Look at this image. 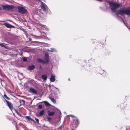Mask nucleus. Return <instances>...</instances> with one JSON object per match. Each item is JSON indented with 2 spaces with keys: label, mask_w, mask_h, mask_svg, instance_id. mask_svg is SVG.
I'll return each instance as SVG.
<instances>
[{
  "label": "nucleus",
  "mask_w": 130,
  "mask_h": 130,
  "mask_svg": "<svg viewBox=\"0 0 130 130\" xmlns=\"http://www.w3.org/2000/svg\"><path fill=\"white\" fill-rule=\"evenodd\" d=\"M4 25L7 27L9 28H14V27L7 23H4Z\"/></svg>",
  "instance_id": "obj_8"
},
{
  "label": "nucleus",
  "mask_w": 130,
  "mask_h": 130,
  "mask_svg": "<svg viewBox=\"0 0 130 130\" xmlns=\"http://www.w3.org/2000/svg\"><path fill=\"white\" fill-rule=\"evenodd\" d=\"M43 33V35L45 37L46 35V34L44 32Z\"/></svg>",
  "instance_id": "obj_31"
},
{
  "label": "nucleus",
  "mask_w": 130,
  "mask_h": 130,
  "mask_svg": "<svg viewBox=\"0 0 130 130\" xmlns=\"http://www.w3.org/2000/svg\"><path fill=\"white\" fill-rule=\"evenodd\" d=\"M16 112H17V114H18V115L19 116H20L21 117L22 116H21V115L20 114V113H18L17 112V111Z\"/></svg>",
  "instance_id": "obj_27"
},
{
  "label": "nucleus",
  "mask_w": 130,
  "mask_h": 130,
  "mask_svg": "<svg viewBox=\"0 0 130 130\" xmlns=\"http://www.w3.org/2000/svg\"><path fill=\"white\" fill-rule=\"evenodd\" d=\"M55 88H56V89H57L58 90V88H56V87H55Z\"/></svg>",
  "instance_id": "obj_34"
},
{
  "label": "nucleus",
  "mask_w": 130,
  "mask_h": 130,
  "mask_svg": "<svg viewBox=\"0 0 130 130\" xmlns=\"http://www.w3.org/2000/svg\"><path fill=\"white\" fill-rule=\"evenodd\" d=\"M23 61L25 62H26L27 61V59L25 57H24L23 59Z\"/></svg>",
  "instance_id": "obj_23"
},
{
  "label": "nucleus",
  "mask_w": 130,
  "mask_h": 130,
  "mask_svg": "<svg viewBox=\"0 0 130 130\" xmlns=\"http://www.w3.org/2000/svg\"><path fill=\"white\" fill-rule=\"evenodd\" d=\"M40 6L41 8L46 12V14H50L51 13V11L49 9L47 6L46 4L42 2H41Z\"/></svg>",
  "instance_id": "obj_3"
},
{
  "label": "nucleus",
  "mask_w": 130,
  "mask_h": 130,
  "mask_svg": "<svg viewBox=\"0 0 130 130\" xmlns=\"http://www.w3.org/2000/svg\"><path fill=\"white\" fill-rule=\"evenodd\" d=\"M35 119L36 120V122H37V123H38L39 124V119H37V118H35Z\"/></svg>",
  "instance_id": "obj_26"
},
{
  "label": "nucleus",
  "mask_w": 130,
  "mask_h": 130,
  "mask_svg": "<svg viewBox=\"0 0 130 130\" xmlns=\"http://www.w3.org/2000/svg\"><path fill=\"white\" fill-rule=\"evenodd\" d=\"M32 81H34V80H29L28 82L30 83H31V82Z\"/></svg>",
  "instance_id": "obj_29"
},
{
  "label": "nucleus",
  "mask_w": 130,
  "mask_h": 130,
  "mask_svg": "<svg viewBox=\"0 0 130 130\" xmlns=\"http://www.w3.org/2000/svg\"><path fill=\"white\" fill-rule=\"evenodd\" d=\"M35 66L32 64L29 67L28 69L29 70H32L35 69Z\"/></svg>",
  "instance_id": "obj_11"
},
{
  "label": "nucleus",
  "mask_w": 130,
  "mask_h": 130,
  "mask_svg": "<svg viewBox=\"0 0 130 130\" xmlns=\"http://www.w3.org/2000/svg\"><path fill=\"white\" fill-rule=\"evenodd\" d=\"M19 12L21 13L24 14H26L27 13L26 10L24 7L19 6L17 7Z\"/></svg>",
  "instance_id": "obj_5"
},
{
  "label": "nucleus",
  "mask_w": 130,
  "mask_h": 130,
  "mask_svg": "<svg viewBox=\"0 0 130 130\" xmlns=\"http://www.w3.org/2000/svg\"><path fill=\"white\" fill-rule=\"evenodd\" d=\"M70 116L72 117H74V116L73 115H70Z\"/></svg>",
  "instance_id": "obj_33"
},
{
  "label": "nucleus",
  "mask_w": 130,
  "mask_h": 130,
  "mask_svg": "<svg viewBox=\"0 0 130 130\" xmlns=\"http://www.w3.org/2000/svg\"><path fill=\"white\" fill-rule=\"evenodd\" d=\"M130 7L124 8L122 9H121L118 11L116 13L118 15V14L123 15L125 14L127 15H130Z\"/></svg>",
  "instance_id": "obj_1"
},
{
  "label": "nucleus",
  "mask_w": 130,
  "mask_h": 130,
  "mask_svg": "<svg viewBox=\"0 0 130 130\" xmlns=\"http://www.w3.org/2000/svg\"><path fill=\"white\" fill-rule=\"evenodd\" d=\"M40 11L36 9L34 11V13L36 15L39 14Z\"/></svg>",
  "instance_id": "obj_18"
},
{
  "label": "nucleus",
  "mask_w": 130,
  "mask_h": 130,
  "mask_svg": "<svg viewBox=\"0 0 130 130\" xmlns=\"http://www.w3.org/2000/svg\"><path fill=\"white\" fill-rule=\"evenodd\" d=\"M127 28L129 30H130V28H129L128 27H127Z\"/></svg>",
  "instance_id": "obj_36"
},
{
  "label": "nucleus",
  "mask_w": 130,
  "mask_h": 130,
  "mask_svg": "<svg viewBox=\"0 0 130 130\" xmlns=\"http://www.w3.org/2000/svg\"><path fill=\"white\" fill-rule=\"evenodd\" d=\"M42 29L44 30H49V29L48 27L46 26L42 25Z\"/></svg>",
  "instance_id": "obj_14"
},
{
  "label": "nucleus",
  "mask_w": 130,
  "mask_h": 130,
  "mask_svg": "<svg viewBox=\"0 0 130 130\" xmlns=\"http://www.w3.org/2000/svg\"><path fill=\"white\" fill-rule=\"evenodd\" d=\"M44 59L46 63H48L49 60V56L47 53H45Z\"/></svg>",
  "instance_id": "obj_6"
},
{
  "label": "nucleus",
  "mask_w": 130,
  "mask_h": 130,
  "mask_svg": "<svg viewBox=\"0 0 130 130\" xmlns=\"http://www.w3.org/2000/svg\"><path fill=\"white\" fill-rule=\"evenodd\" d=\"M68 80H69L70 81V78H69L68 79Z\"/></svg>",
  "instance_id": "obj_35"
},
{
  "label": "nucleus",
  "mask_w": 130,
  "mask_h": 130,
  "mask_svg": "<svg viewBox=\"0 0 130 130\" xmlns=\"http://www.w3.org/2000/svg\"><path fill=\"white\" fill-rule=\"evenodd\" d=\"M2 7V8L0 6V10H2L3 9L6 10H11L13 8V6L12 5H1Z\"/></svg>",
  "instance_id": "obj_4"
},
{
  "label": "nucleus",
  "mask_w": 130,
  "mask_h": 130,
  "mask_svg": "<svg viewBox=\"0 0 130 130\" xmlns=\"http://www.w3.org/2000/svg\"><path fill=\"white\" fill-rule=\"evenodd\" d=\"M42 106L41 105H39L38 106V108L39 109H41L42 108Z\"/></svg>",
  "instance_id": "obj_25"
},
{
  "label": "nucleus",
  "mask_w": 130,
  "mask_h": 130,
  "mask_svg": "<svg viewBox=\"0 0 130 130\" xmlns=\"http://www.w3.org/2000/svg\"><path fill=\"white\" fill-rule=\"evenodd\" d=\"M44 112V110H42L40 111L39 113V115L40 116H42L43 115Z\"/></svg>",
  "instance_id": "obj_19"
},
{
  "label": "nucleus",
  "mask_w": 130,
  "mask_h": 130,
  "mask_svg": "<svg viewBox=\"0 0 130 130\" xmlns=\"http://www.w3.org/2000/svg\"><path fill=\"white\" fill-rule=\"evenodd\" d=\"M38 62H42V63H46V62L43 60L42 59H39L38 60Z\"/></svg>",
  "instance_id": "obj_13"
},
{
  "label": "nucleus",
  "mask_w": 130,
  "mask_h": 130,
  "mask_svg": "<svg viewBox=\"0 0 130 130\" xmlns=\"http://www.w3.org/2000/svg\"><path fill=\"white\" fill-rule=\"evenodd\" d=\"M46 119L47 120V121H50L51 120V119L49 117H46Z\"/></svg>",
  "instance_id": "obj_24"
},
{
  "label": "nucleus",
  "mask_w": 130,
  "mask_h": 130,
  "mask_svg": "<svg viewBox=\"0 0 130 130\" xmlns=\"http://www.w3.org/2000/svg\"><path fill=\"white\" fill-rule=\"evenodd\" d=\"M130 127L129 126L127 127H126V129H129L130 128Z\"/></svg>",
  "instance_id": "obj_30"
},
{
  "label": "nucleus",
  "mask_w": 130,
  "mask_h": 130,
  "mask_svg": "<svg viewBox=\"0 0 130 130\" xmlns=\"http://www.w3.org/2000/svg\"><path fill=\"white\" fill-rule=\"evenodd\" d=\"M77 121H78V120H77Z\"/></svg>",
  "instance_id": "obj_37"
},
{
  "label": "nucleus",
  "mask_w": 130,
  "mask_h": 130,
  "mask_svg": "<svg viewBox=\"0 0 130 130\" xmlns=\"http://www.w3.org/2000/svg\"><path fill=\"white\" fill-rule=\"evenodd\" d=\"M109 4L111 7V9L112 11L114 12H117V8L120 6V5L119 4L113 2L109 3Z\"/></svg>",
  "instance_id": "obj_2"
},
{
  "label": "nucleus",
  "mask_w": 130,
  "mask_h": 130,
  "mask_svg": "<svg viewBox=\"0 0 130 130\" xmlns=\"http://www.w3.org/2000/svg\"><path fill=\"white\" fill-rule=\"evenodd\" d=\"M45 105L47 106H49L51 105L47 102L45 101L44 102Z\"/></svg>",
  "instance_id": "obj_17"
},
{
  "label": "nucleus",
  "mask_w": 130,
  "mask_h": 130,
  "mask_svg": "<svg viewBox=\"0 0 130 130\" xmlns=\"http://www.w3.org/2000/svg\"><path fill=\"white\" fill-rule=\"evenodd\" d=\"M50 80L52 82H54L55 81V76L52 74L50 78Z\"/></svg>",
  "instance_id": "obj_10"
},
{
  "label": "nucleus",
  "mask_w": 130,
  "mask_h": 130,
  "mask_svg": "<svg viewBox=\"0 0 130 130\" xmlns=\"http://www.w3.org/2000/svg\"><path fill=\"white\" fill-rule=\"evenodd\" d=\"M5 101L7 103V105L8 106L10 109L11 110L13 109V107L12 104L10 102L6 100H5Z\"/></svg>",
  "instance_id": "obj_7"
},
{
  "label": "nucleus",
  "mask_w": 130,
  "mask_h": 130,
  "mask_svg": "<svg viewBox=\"0 0 130 130\" xmlns=\"http://www.w3.org/2000/svg\"><path fill=\"white\" fill-rule=\"evenodd\" d=\"M4 97L5 98H6V99H7V100H9L10 99L9 98H8V97L6 95V94H4Z\"/></svg>",
  "instance_id": "obj_22"
},
{
  "label": "nucleus",
  "mask_w": 130,
  "mask_h": 130,
  "mask_svg": "<svg viewBox=\"0 0 130 130\" xmlns=\"http://www.w3.org/2000/svg\"><path fill=\"white\" fill-rule=\"evenodd\" d=\"M49 98L53 103H56V101L54 98L52 97H50Z\"/></svg>",
  "instance_id": "obj_21"
},
{
  "label": "nucleus",
  "mask_w": 130,
  "mask_h": 130,
  "mask_svg": "<svg viewBox=\"0 0 130 130\" xmlns=\"http://www.w3.org/2000/svg\"><path fill=\"white\" fill-rule=\"evenodd\" d=\"M61 127H62V126H59V127H58V129H60L61 128Z\"/></svg>",
  "instance_id": "obj_32"
},
{
  "label": "nucleus",
  "mask_w": 130,
  "mask_h": 130,
  "mask_svg": "<svg viewBox=\"0 0 130 130\" xmlns=\"http://www.w3.org/2000/svg\"><path fill=\"white\" fill-rule=\"evenodd\" d=\"M25 118L29 121H31L33 122L35 121L34 120H33L32 119L29 117V116H26L25 117Z\"/></svg>",
  "instance_id": "obj_15"
},
{
  "label": "nucleus",
  "mask_w": 130,
  "mask_h": 130,
  "mask_svg": "<svg viewBox=\"0 0 130 130\" xmlns=\"http://www.w3.org/2000/svg\"><path fill=\"white\" fill-rule=\"evenodd\" d=\"M42 78L44 80H46L47 78V76L46 75H42Z\"/></svg>",
  "instance_id": "obj_12"
},
{
  "label": "nucleus",
  "mask_w": 130,
  "mask_h": 130,
  "mask_svg": "<svg viewBox=\"0 0 130 130\" xmlns=\"http://www.w3.org/2000/svg\"><path fill=\"white\" fill-rule=\"evenodd\" d=\"M0 45L2 47H5V46L3 44H0Z\"/></svg>",
  "instance_id": "obj_28"
},
{
  "label": "nucleus",
  "mask_w": 130,
  "mask_h": 130,
  "mask_svg": "<svg viewBox=\"0 0 130 130\" xmlns=\"http://www.w3.org/2000/svg\"><path fill=\"white\" fill-rule=\"evenodd\" d=\"M50 51L52 52H54L56 51V50L55 48H51Z\"/></svg>",
  "instance_id": "obj_20"
},
{
  "label": "nucleus",
  "mask_w": 130,
  "mask_h": 130,
  "mask_svg": "<svg viewBox=\"0 0 130 130\" xmlns=\"http://www.w3.org/2000/svg\"><path fill=\"white\" fill-rule=\"evenodd\" d=\"M29 91L30 93H32L36 94L37 93V91L34 89L32 87L30 88Z\"/></svg>",
  "instance_id": "obj_9"
},
{
  "label": "nucleus",
  "mask_w": 130,
  "mask_h": 130,
  "mask_svg": "<svg viewBox=\"0 0 130 130\" xmlns=\"http://www.w3.org/2000/svg\"><path fill=\"white\" fill-rule=\"evenodd\" d=\"M55 113V112H49L48 113V115L49 116H52L54 115Z\"/></svg>",
  "instance_id": "obj_16"
}]
</instances>
